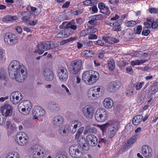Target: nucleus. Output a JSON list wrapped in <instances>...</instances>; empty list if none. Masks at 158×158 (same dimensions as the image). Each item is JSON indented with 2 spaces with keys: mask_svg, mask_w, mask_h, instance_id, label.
<instances>
[{
  "mask_svg": "<svg viewBox=\"0 0 158 158\" xmlns=\"http://www.w3.org/2000/svg\"><path fill=\"white\" fill-rule=\"evenodd\" d=\"M8 70L10 77L18 82H23L26 77L25 66L17 60H14L10 63Z\"/></svg>",
  "mask_w": 158,
  "mask_h": 158,
  "instance_id": "obj_1",
  "label": "nucleus"
},
{
  "mask_svg": "<svg viewBox=\"0 0 158 158\" xmlns=\"http://www.w3.org/2000/svg\"><path fill=\"white\" fill-rule=\"evenodd\" d=\"M99 77V73L97 72L92 70L85 72L82 76V80L85 82H88L89 84L95 83Z\"/></svg>",
  "mask_w": 158,
  "mask_h": 158,
  "instance_id": "obj_2",
  "label": "nucleus"
},
{
  "mask_svg": "<svg viewBox=\"0 0 158 158\" xmlns=\"http://www.w3.org/2000/svg\"><path fill=\"white\" fill-rule=\"evenodd\" d=\"M29 152L32 155L33 158H43L45 153L44 149L39 145H35L31 147Z\"/></svg>",
  "mask_w": 158,
  "mask_h": 158,
  "instance_id": "obj_3",
  "label": "nucleus"
},
{
  "mask_svg": "<svg viewBox=\"0 0 158 158\" xmlns=\"http://www.w3.org/2000/svg\"><path fill=\"white\" fill-rule=\"evenodd\" d=\"M82 61L80 59H77L73 61L69 67V71L73 75L77 74L80 71L82 67Z\"/></svg>",
  "mask_w": 158,
  "mask_h": 158,
  "instance_id": "obj_4",
  "label": "nucleus"
},
{
  "mask_svg": "<svg viewBox=\"0 0 158 158\" xmlns=\"http://www.w3.org/2000/svg\"><path fill=\"white\" fill-rule=\"evenodd\" d=\"M84 130V127H81L78 129L75 135V139H78L77 142L80 145H82V147L81 149L87 151L89 149V146L85 139L82 137L79 138L80 135L82 133Z\"/></svg>",
  "mask_w": 158,
  "mask_h": 158,
  "instance_id": "obj_5",
  "label": "nucleus"
},
{
  "mask_svg": "<svg viewBox=\"0 0 158 158\" xmlns=\"http://www.w3.org/2000/svg\"><path fill=\"white\" fill-rule=\"evenodd\" d=\"M38 49L34 51V53L37 52L39 54L43 53L44 51L48 50L54 47L53 43L52 42L46 41L41 42L38 44Z\"/></svg>",
  "mask_w": 158,
  "mask_h": 158,
  "instance_id": "obj_6",
  "label": "nucleus"
},
{
  "mask_svg": "<svg viewBox=\"0 0 158 158\" xmlns=\"http://www.w3.org/2000/svg\"><path fill=\"white\" fill-rule=\"evenodd\" d=\"M32 108L31 104L29 101L20 103L18 106L19 111L24 115L28 114Z\"/></svg>",
  "mask_w": 158,
  "mask_h": 158,
  "instance_id": "obj_7",
  "label": "nucleus"
},
{
  "mask_svg": "<svg viewBox=\"0 0 158 158\" xmlns=\"http://www.w3.org/2000/svg\"><path fill=\"white\" fill-rule=\"evenodd\" d=\"M94 117L97 121L104 122L107 118L108 114L105 109L99 108L95 112Z\"/></svg>",
  "mask_w": 158,
  "mask_h": 158,
  "instance_id": "obj_8",
  "label": "nucleus"
},
{
  "mask_svg": "<svg viewBox=\"0 0 158 158\" xmlns=\"http://www.w3.org/2000/svg\"><path fill=\"white\" fill-rule=\"evenodd\" d=\"M101 88L97 86L92 87L87 92V95L91 100H96L100 97V92Z\"/></svg>",
  "mask_w": 158,
  "mask_h": 158,
  "instance_id": "obj_9",
  "label": "nucleus"
},
{
  "mask_svg": "<svg viewBox=\"0 0 158 158\" xmlns=\"http://www.w3.org/2000/svg\"><path fill=\"white\" fill-rule=\"evenodd\" d=\"M69 152L70 156L73 158H78L82 156V150L81 147L76 145L71 146L69 148Z\"/></svg>",
  "mask_w": 158,
  "mask_h": 158,
  "instance_id": "obj_10",
  "label": "nucleus"
},
{
  "mask_svg": "<svg viewBox=\"0 0 158 158\" xmlns=\"http://www.w3.org/2000/svg\"><path fill=\"white\" fill-rule=\"evenodd\" d=\"M94 112V107L90 105H86L83 108L81 112L84 116L87 119L91 118Z\"/></svg>",
  "mask_w": 158,
  "mask_h": 158,
  "instance_id": "obj_11",
  "label": "nucleus"
},
{
  "mask_svg": "<svg viewBox=\"0 0 158 158\" xmlns=\"http://www.w3.org/2000/svg\"><path fill=\"white\" fill-rule=\"evenodd\" d=\"M16 137L17 140V142L19 145L25 146L28 142V137L25 132H21L18 134Z\"/></svg>",
  "mask_w": 158,
  "mask_h": 158,
  "instance_id": "obj_12",
  "label": "nucleus"
},
{
  "mask_svg": "<svg viewBox=\"0 0 158 158\" xmlns=\"http://www.w3.org/2000/svg\"><path fill=\"white\" fill-rule=\"evenodd\" d=\"M4 40L6 43L12 45L17 43L18 37L12 33H7L4 36Z\"/></svg>",
  "mask_w": 158,
  "mask_h": 158,
  "instance_id": "obj_13",
  "label": "nucleus"
},
{
  "mask_svg": "<svg viewBox=\"0 0 158 158\" xmlns=\"http://www.w3.org/2000/svg\"><path fill=\"white\" fill-rule=\"evenodd\" d=\"M58 76L60 81L66 82L67 80L69 73L66 69L64 67H60L58 70Z\"/></svg>",
  "mask_w": 158,
  "mask_h": 158,
  "instance_id": "obj_14",
  "label": "nucleus"
},
{
  "mask_svg": "<svg viewBox=\"0 0 158 158\" xmlns=\"http://www.w3.org/2000/svg\"><path fill=\"white\" fill-rule=\"evenodd\" d=\"M22 95L18 91L12 92L10 96V101L14 104L16 105L23 98Z\"/></svg>",
  "mask_w": 158,
  "mask_h": 158,
  "instance_id": "obj_15",
  "label": "nucleus"
},
{
  "mask_svg": "<svg viewBox=\"0 0 158 158\" xmlns=\"http://www.w3.org/2000/svg\"><path fill=\"white\" fill-rule=\"evenodd\" d=\"M119 123L116 122H112L108 129L107 136L112 138L115 135L118 130Z\"/></svg>",
  "mask_w": 158,
  "mask_h": 158,
  "instance_id": "obj_16",
  "label": "nucleus"
},
{
  "mask_svg": "<svg viewBox=\"0 0 158 158\" xmlns=\"http://www.w3.org/2000/svg\"><path fill=\"white\" fill-rule=\"evenodd\" d=\"M33 119H38L39 117L43 116L45 114V111L41 107L36 106L32 111Z\"/></svg>",
  "mask_w": 158,
  "mask_h": 158,
  "instance_id": "obj_17",
  "label": "nucleus"
},
{
  "mask_svg": "<svg viewBox=\"0 0 158 158\" xmlns=\"http://www.w3.org/2000/svg\"><path fill=\"white\" fill-rule=\"evenodd\" d=\"M1 111L3 115L5 117L9 116L12 114L13 108L10 105L6 104L1 106Z\"/></svg>",
  "mask_w": 158,
  "mask_h": 158,
  "instance_id": "obj_18",
  "label": "nucleus"
},
{
  "mask_svg": "<svg viewBox=\"0 0 158 158\" xmlns=\"http://www.w3.org/2000/svg\"><path fill=\"white\" fill-rule=\"evenodd\" d=\"M43 75L45 79L48 81H51L54 79V75L52 70L48 68L44 69Z\"/></svg>",
  "mask_w": 158,
  "mask_h": 158,
  "instance_id": "obj_19",
  "label": "nucleus"
},
{
  "mask_svg": "<svg viewBox=\"0 0 158 158\" xmlns=\"http://www.w3.org/2000/svg\"><path fill=\"white\" fill-rule=\"evenodd\" d=\"M120 86L121 83L119 81H113L108 84L107 89L109 92H114L117 90Z\"/></svg>",
  "mask_w": 158,
  "mask_h": 158,
  "instance_id": "obj_20",
  "label": "nucleus"
},
{
  "mask_svg": "<svg viewBox=\"0 0 158 158\" xmlns=\"http://www.w3.org/2000/svg\"><path fill=\"white\" fill-rule=\"evenodd\" d=\"M142 152L144 156L148 158L151 157L152 156V150L151 148L148 145H143L141 148Z\"/></svg>",
  "mask_w": 158,
  "mask_h": 158,
  "instance_id": "obj_21",
  "label": "nucleus"
},
{
  "mask_svg": "<svg viewBox=\"0 0 158 158\" xmlns=\"http://www.w3.org/2000/svg\"><path fill=\"white\" fill-rule=\"evenodd\" d=\"M102 39L105 42L106 47L114 43L118 42L119 40L118 38L110 37L108 36L103 37Z\"/></svg>",
  "mask_w": 158,
  "mask_h": 158,
  "instance_id": "obj_22",
  "label": "nucleus"
},
{
  "mask_svg": "<svg viewBox=\"0 0 158 158\" xmlns=\"http://www.w3.org/2000/svg\"><path fill=\"white\" fill-rule=\"evenodd\" d=\"M86 139L88 144L91 146H95L98 143V139L93 135L90 134L87 135Z\"/></svg>",
  "mask_w": 158,
  "mask_h": 158,
  "instance_id": "obj_23",
  "label": "nucleus"
},
{
  "mask_svg": "<svg viewBox=\"0 0 158 158\" xmlns=\"http://www.w3.org/2000/svg\"><path fill=\"white\" fill-rule=\"evenodd\" d=\"M64 118L61 115H58L54 117L53 120V126L56 127L60 126L63 123Z\"/></svg>",
  "mask_w": 158,
  "mask_h": 158,
  "instance_id": "obj_24",
  "label": "nucleus"
},
{
  "mask_svg": "<svg viewBox=\"0 0 158 158\" xmlns=\"http://www.w3.org/2000/svg\"><path fill=\"white\" fill-rule=\"evenodd\" d=\"M60 29H67L71 28L73 30H76L77 29V26L73 25L71 23H67L66 22H63L62 24L59 26Z\"/></svg>",
  "mask_w": 158,
  "mask_h": 158,
  "instance_id": "obj_25",
  "label": "nucleus"
},
{
  "mask_svg": "<svg viewBox=\"0 0 158 158\" xmlns=\"http://www.w3.org/2000/svg\"><path fill=\"white\" fill-rule=\"evenodd\" d=\"M103 105L106 108H111L113 105V102L112 99L110 98H106L103 101Z\"/></svg>",
  "mask_w": 158,
  "mask_h": 158,
  "instance_id": "obj_26",
  "label": "nucleus"
},
{
  "mask_svg": "<svg viewBox=\"0 0 158 158\" xmlns=\"http://www.w3.org/2000/svg\"><path fill=\"white\" fill-rule=\"evenodd\" d=\"M109 25L111 26H113V28L114 31H120L121 30V24L118 23V21H116L113 23H110Z\"/></svg>",
  "mask_w": 158,
  "mask_h": 158,
  "instance_id": "obj_27",
  "label": "nucleus"
},
{
  "mask_svg": "<svg viewBox=\"0 0 158 158\" xmlns=\"http://www.w3.org/2000/svg\"><path fill=\"white\" fill-rule=\"evenodd\" d=\"M112 122L109 121H108L106 123L102 125H98V127H99L102 131V132H104L106 131L107 129H108L110 127Z\"/></svg>",
  "mask_w": 158,
  "mask_h": 158,
  "instance_id": "obj_28",
  "label": "nucleus"
},
{
  "mask_svg": "<svg viewBox=\"0 0 158 158\" xmlns=\"http://www.w3.org/2000/svg\"><path fill=\"white\" fill-rule=\"evenodd\" d=\"M143 118L142 115H138L134 117L132 120V122L134 125H138L141 122Z\"/></svg>",
  "mask_w": 158,
  "mask_h": 158,
  "instance_id": "obj_29",
  "label": "nucleus"
},
{
  "mask_svg": "<svg viewBox=\"0 0 158 158\" xmlns=\"http://www.w3.org/2000/svg\"><path fill=\"white\" fill-rule=\"evenodd\" d=\"M138 135H135L132 136L128 141L126 144V146L127 148L130 147L136 141V140L138 138Z\"/></svg>",
  "mask_w": 158,
  "mask_h": 158,
  "instance_id": "obj_30",
  "label": "nucleus"
},
{
  "mask_svg": "<svg viewBox=\"0 0 158 158\" xmlns=\"http://www.w3.org/2000/svg\"><path fill=\"white\" fill-rule=\"evenodd\" d=\"M69 30L65 29L61 31L60 33L57 34V37L59 38L67 37L70 35V33H67L69 31Z\"/></svg>",
  "mask_w": 158,
  "mask_h": 158,
  "instance_id": "obj_31",
  "label": "nucleus"
},
{
  "mask_svg": "<svg viewBox=\"0 0 158 158\" xmlns=\"http://www.w3.org/2000/svg\"><path fill=\"white\" fill-rule=\"evenodd\" d=\"M6 76V69L3 67H0V79L6 81L7 79Z\"/></svg>",
  "mask_w": 158,
  "mask_h": 158,
  "instance_id": "obj_32",
  "label": "nucleus"
},
{
  "mask_svg": "<svg viewBox=\"0 0 158 158\" xmlns=\"http://www.w3.org/2000/svg\"><path fill=\"white\" fill-rule=\"evenodd\" d=\"M22 20L25 23L28 22L30 21V18L31 14L28 13L27 11H24L23 14Z\"/></svg>",
  "mask_w": 158,
  "mask_h": 158,
  "instance_id": "obj_33",
  "label": "nucleus"
},
{
  "mask_svg": "<svg viewBox=\"0 0 158 158\" xmlns=\"http://www.w3.org/2000/svg\"><path fill=\"white\" fill-rule=\"evenodd\" d=\"M50 108L53 112H55L59 110L58 105L54 102H51L50 105Z\"/></svg>",
  "mask_w": 158,
  "mask_h": 158,
  "instance_id": "obj_34",
  "label": "nucleus"
},
{
  "mask_svg": "<svg viewBox=\"0 0 158 158\" xmlns=\"http://www.w3.org/2000/svg\"><path fill=\"white\" fill-rule=\"evenodd\" d=\"M6 158H19V156L17 152H9L7 154Z\"/></svg>",
  "mask_w": 158,
  "mask_h": 158,
  "instance_id": "obj_35",
  "label": "nucleus"
},
{
  "mask_svg": "<svg viewBox=\"0 0 158 158\" xmlns=\"http://www.w3.org/2000/svg\"><path fill=\"white\" fill-rule=\"evenodd\" d=\"M108 66L110 70L113 71L115 68V62L113 59L108 61Z\"/></svg>",
  "mask_w": 158,
  "mask_h": 158,
  "instance_id": "obj_36",
  "label": "nucleus"
},
{
  "mask_svg": "<svg viewBox=\"0 0 158 158\" xmlns=\"http://www.w3.org/2000/svg\"><path fill=\"white\" fill-rule=\"evenodd\" d=\"M17 19L16 16H14L7 15L2 19L4 21H12L16 20Z\"/></svg>",
  "mask_w": 158,
  "mask_h": 158,
  "instance_id": "obj_37",
  "label": "nucleus"
},
{
  "mask_svg": "<svg viewBox=\"0 0 158 158\" xmlns=\"http://www.w3.org/2000/svg\"><path fill=\"white\" fill-rule=\"evenodd\" d=\"M146 60H135L134 61H132L131 62V64L133 66L135 65H139L142 64L145 62Z\"/></svg>",
  "mask_w": 158,
  "mask_h": 158,
  "instance_id": "obj_38",
  "label": "nucleus"
},
{
  "mask_svg": "<svg viewBox=\"0 0 158 158\" xmlns=\"http://www.w3.org/2000/svg\"><path fill=\"white\" fill-rule=\"evenodd\" d=\"M96 2V0H86L83 2V4L85 6H93Z\"/></svg>",
  "mask_w": 158,
  "mask_h": 158,
  "instance_id": "obj_39",
  "label": "nucleus"
},
{
  "mask_svg": "<svg viewBox=\"0 0 158 158\" xmlns=\"http://www.w3.org/2000/svg\"><path fill=\"white\" fill-rule=\"evenodd\" d=\"M77 39V38L75 37H72L69 38L68 39L64 40L61 41L60 44L61 45H63L69 42L75 40Z\"/></svg>",
  "mask_w": 158,
  "mask_h": 158,
  "instance_id": "obj_40",
  "label": "nucleus"
},
{
  "mask_svg": "<svg viewBox=\"0 0 158 158\" xmlns=\"http://www.w3.org/2000/svg\"><path fill=\"white\" fill-rule=\"evenodd\" d=\"M83 54L85 56L89 57L92 56V55L93 54V52L91 50H85L83 51Z\"/></svg>",
  "mask_w": 158,
  "mask_h": 158,
  "instance_id": "obj_41",
  "label": "nucleus"
},
{
  "mask_svg": "<svg viewBox=\"0 0 158 158\" xmlns=\"http://www.w3.org/2000/svg\"><path fill=\"white\" fill-rule=\"evenodd\" d=\"M72 125L74 126V127L77 130V127H80L81 126V122L77 121H73L72 122Z\"/></svg>",
  "mask_w": 158,
  "mask_h": 158,
  "instance_id": "obj_42",
  "label": "nucleus"
},
{
  "mask_svg": "<svg viewBox=\"0 0 158 158\" xmlns=\"http://www.w3.org/2000/svg\"><path fill=\"white\" fill-rule=\"evenodd\" d=\"M136 24V23L135 21L131 20L126 22L125 25L127 27H132L135 26Z\"/></svg>",
  "mask_w": 158,
  "mask_h": 158,
  "instance_id": "obj_43",
  "label": "nucleus"
},
{
  "mask_svg": "<svg viewBox=\"0 0 158 158\" xmlns=\"http://www.w3.org/2000/svg\"><path fill=\"white\" fill-rule=\"evenodd\" d=\"M133 90L132 89H127L126 90L125 93L128 97L131 98L134 95Z\"/></svg>",
  "mask_w": 158,
  "mask_h": 158,
  "instance_id": "obj_44",
  "label": "nucleus"
},
{
  "mask_svg": "<svg viewBox=\"0 0 158 158\" xmlns=\"http://www.w3.org/2000/svg\"><path fill=\"white\" fill-rule=\"evenodd\" d=\"M68 129V130H69L70 132L73 133H75L77 130L74 127V126L72 125V123L69 125Z\"/></svg>",
  "mask_w": 158,
  "mask_h": 158,
  "instance_id": "obj_45",
  "label": "nucleus"
},
{
  "mask_svg": "<svg viewBox=\"0 0 158 158\" xmlns=\"http://www.w3.org/2000/svg\"><path fill=\"white\" fill-rule=\"evenodd\" d=\"M94 45H98L99 46H104L106 47L105 42V43L103 42L101 40H98L96 42H94Z\"/></svg>",
  "mask_w": 158,
  "mask_h": 158,
  "instance_id": "obj_46",
  "label": "nucleus"
},
{
  "mask_svg": "<svg viewBox=\"0 0 158 158\" xmlns=\"http://www.w3.org/2000/svg\"><path fill=\"white\" fill-rule=\"evenodd\" d=\"M150 33V31L146 29L145 27H143V31L142 32V34L144 36H148Z\"/></svg>",
  "mask_w": 158,
  "mask_h": 158,
  "instance_id": "obj_47",
  "label": "nucleus"
},
{
  "mask_svg": "<svg viewBox=\"0 0 158 158\" xmlns=\"http://www.w3.org/2000/svg\"><path fill=\"white\" fill-rule=\"evenodd\" d=\"M145 98V97L143 96V94H142L141 96L137 99V102L139 104L143 103L144 102Z\"/></svg>",
  "mask_w": 158,
  "mask_h": 158,
  "instance_id": "obj_48",
  "label": "nucleus"
},
{
  "mask_svg": "<svg viewBox=\"0 0 158 158\" xmlns=\"http://www.w3.org/2000/svg\"><path fill=\"white\" fill-rule=\"evenodd\" d=\"M15 125L14 124H12L10 126L7 128V130L10 134H11L13 132L14 130L15 129Z\"/></svg>",
  "mask_w": 158,
  "mask_h": 158,
  "instance_id": "obj_49",
  "label": "nucleus"
},
{
  "mask_svg": "<svg viewBox=\"0 0 158 158\" xmlns=\"http://www.w3.org/2000/svg\"><path fill=\"white\" fill-rule=\"evenodd\" d=\"M61 87L64 88L65 90L66 91L67 93V94L68 96H70L71 95V93L69 91V89L68 88L64 85L62 84L61 85Z\"/></svg>",
  "mask_w": 158,
  "mask_h": 158,
  "instance_id": "obj_50",
  "label": "nucleus"
},
{
  "mask_svg": "<svg viewBox=\"0 0 158 158\" xmlns=\"http://www.w3.org/2000/svg\"><path fill=\"white\" fill-rule=\"evenodd\" d=\"M88 131L90 133H95L97 132V130L96 128L94 127H90L88 129Z\"/></svg>",
  "mask_w": 158,
  "mask_h": 158,
  "instance_id": "obj_51",
  "label": "nucleus"
},
{
  "mask_svg": "<svg viewBox=\"0 0 158 158\" xmlns=\"http://www.w3.org/2000/svg\"><path fill=\"white\" fill-rule=\"evenodd\" d=\"M149 12L151 13H158V8H151L149 9Z\"/></svg>",
  "mask_w": 158,
  "mask_h": 158,
  "instance_id": "obj_52",
  "label": "nucleus"
},
{
  "mask_svg": "<svg viewBox=\"0 0 158 158\" xmlns=\"http://www.w3.org/2000/svg\"><path fill=\"white\" fill-rule=\"evenodd\" d=\"M88 39L89 40H95L98 38V36L95 34H91L88 36Z\"/></svg>",
  "mask_w": 158,
  "mask_h": 158,
  "instance_id": "obj_53",
  "label": "nucleus"
},
{
  "mask_svg": "<svg viewBox=\"0 0 158 158\" xmlns=\"http://www.w3.org/2000/svg\"><path fill=\"white\" fill-rule=\"evenodd\" d=\"M143 82H139L137 83L135 86L136 89L137 90H139L142 87Z\"/></svg>",
  "mask_w": 158,
  "mask_h": 158,
  "instance_id": "obj_54",
  "label": "nucleus"
},
{
  "mask_svg": "<svg viewBox=\"0 0 158 158\" xmlns=\"http://www.w3.org/2000/svg\"><path fill=\"white\" fill-rule=\"evenodd\" d=\"M59 132L61 135H64L65 134L66 131L65 130V128L62 127L60 128Z\"/></svg>",
  "mask_w": 158,
  "mask_h": 158,
  "instance_id": "obj_55",
  "label": "nucleus"
},
{
  "mask_svg": "<svg viewBox=\"0 0 158 158\" xmlns=\"http://www.w3.org/2000/svg\"><path fill=\"white\" fill-rule=\"evenodd\" d=\"M149 90L152 94H154L156 92V86L154 85L151 86L149 89Z\"/></svg>",
  "mask_w": 158,
  "mask_h": 158,
  "instance_id": "obj_56",
  "label": "nucleus"
},
{
  "mask_svg": "<svg viewBox=\"0 0 158 158\" xmlns=\"http://www.w3.org/2000/svg\"><path fill=\"white\" fill-rule=\"evenodd\" d=\"M105 52L104 50H102L98 54V57L100 59H102L105 54Z\"/></svg>",
  "mask_w": 158,
  "mask_h": 158,
  "instance_id": "obj_57",
  "label": "nucleus"
},
{
  "mask_svg": "<svg viewBox=\"0 0 158 158\" xmlns=\"http://www.w3.org/2000/svg\"><path fill=\"white\" fill-rule=\"evenodd\" d=\"M126 71L127 73L130 74H132L133 73V69L131 67H127L126 68Z\"/></svg>",
  "mask_w": 158,
  "mask_h": 158,
  "instance_id": "obj_58",
  "label": "nucleus"
},
{
  "mask_svg": "<svg viewBox=\"0 0 158 158\" xmlns=\"http://www.w3.org/2000/svg\"><path fill=\"white\" fill-rule=\"evenodd\" d=\"M119 2V0H109V3L114 5H117Z\"/></svg>",
  "mask_w": 158,
  "mask_h": 158,
  "instance_id": "obj_59",
  "label": "nucleus"
},
{
  "mask_svg": "<svg viewBox=\"0 0 158 158\" xmlns=\"http://www.w3.org/2000/svg\"><path fill=\"white\" fill-rule=\"evenodd\" d=\"M85 44L86 46L88 47H91L93 46L94 44V42L92 41H89L87 43H85Z\"/></svg>",
  "mask_w": 158,
  "mask_h": 158,
  "instance_id": "obj_60",
  "label": "nucleus"
},
{
  "mask_svg": "<svg viewBox=\"0 0 158 158\" xmlns=\"http://www.w3.org/2000/svg\"><path fill=\"white\" fill-rule=\"evenodd\" d=\"M102 10L104 11L102 12V13H106V14H108L110 13L109 10L107 6H105Z\"/></svg>",
  "mask_w": 158,
  "mask_h": 158,
  "instance_id": "obj_61",
  "label": "nucleus"
},
{
  "mask_svg": "<svg viewBox=\"0 0 158 158\" xmlns=\"http://www.w3.org/2000/svg\"><path fill=\"white\" fill-rule=\"evenodd\" d=\"M105 6L103 3H100L98 4V7L101 10H102Z\"/></svg>",
  "mask_w": 158,
  "mask_h": 158,
  "instance_id": "obj_62",
  "label": "nucleus"
},
{
  "mask_svg": "<svg viewBox=\"0 0 158 158\" xmlns=\"http://www.w3.org/2000/svg\"><path fill=\"white\" fill-rule=\"evenodd\" d=\"M37 21H38L37 20H35L33 21H31L29 22L28 23V24L30 26L35 25L36 24Z\"/></svg>",
  "mask_w": 158,
  "mask_h": 158,
  "instance_id": "obj_63",
  "label": "nucleus"
},
{
  "mask_svg": "<svg viewBox=\"0 0 158 158\" xmlns=\"http://www.w3.org/2000/svg\"><path fill=\"white\" fill-rule=\"evenodd\" d=\"M143 24L146 29H148V28L152 27L151 24L149 23L148 22H144Z\"/></svg>",
  "mask_w": 158,
  "mask_h": 158,
  "instance_id": "obj_64",
  "label": "nucleus"
}]
</instances>
